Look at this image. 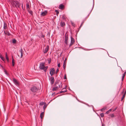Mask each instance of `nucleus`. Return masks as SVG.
<instances>
[{"label": "nucleus", "instance_id": "obj_25", "mask_svg": "<svg viewBox=\"0 0 126 126\" xmlns=\"http://www.w3.org/2000/svg\"><path fill=\"white\" fill-rule=\"evenodd\" d=\"M71 42L74 43L75 42V40L72 36L71 37Z\"/></svg>", "mask_w": 126, "mask_h": 126}, {"label": "nucleus", "instance_id": "obj_42", "mask_svg": "<svg viewBox=\"0 0 126 126\" xmlns=\"http://www.w3.org/2000/svg\"><path fill=\"white\" fill-rule=\"evenodd\" d=\"M67 58H65V59L63 63H66V62H67L66 60H67Z\"/></svg>", "mask_w": 126, "mask_h": 126}, {"label": "nucleus", "instance_id": "obj_55", "mask_svg": "<svg viewBox=\"0 0 126 126\" xmlns=\"http://www.w3.org/2000/svg\"><path fill=\"white\" fill-rule=\"evenodd\" d=\"M62 59L63 60H64V58L63 57L62 58Z\"/></svg>", "mask_w": 126, "mask_h": 126}, {"label": "nucleus", "instance_id": "obj_8", "mask_svg": "<svg viewBox=\"0 0 126 126\" xmlns=\"http://www.w3.org/2000/svg\"><path fill=\"white\" fill-rule=\"evenodd\" d=\"M13 81L14 83L16 86H18L19 85V81L16 79L13 78Z\"/></svg>", "mask_w": 126, "mask_h": 126}, {"label": "nucleus", "instance_id": "obj_2", "mask_svg": "<svg viewBox=\"0 0 126 126\" xmlns=\"http://www.w3.org/2000/svg\"><path fill=\"white\" fill-rule=\"evenodd\" d=\"M30 90L32 93H36L39 90V88L35 85H32L30 87Z\"/></svg>", "mask_w": 126, "mask_h": 126}, {"label": "nucleus", "instance_id": "obj_51", "mask_svg": "<svg viewBox=\"0 0 126 126\" xmlns=\"http://www.w3.org/2000/svg\"><path fill=\"white\" fill-rule=\"evenodd\" d=\"M80 27H79V28H78V32L79 31V29H80Z\"/></svg>", "mask_w": 126, "mask_h": 126}, {"label": "nucleus", "instance_id": "obj_3", "mask_svg": "<svg viewBox=\"0 0 126 126\" xmlns=\"http://www.w3.org/2000/svg\"><path fill=\"white\" fill-rule=\"evenodd\" d=\"M45 63H41L40 64L39 68L40 69L43 70L45 72H46L48 67L47 66H45Z\"/></svg>", "mask_w": 126, "mask_h": 126}, {"label": "nucleus", "instance_id": "obj_7", "mask_svg": "<svg viewBox=\"0 0 126 126\" xmlns=\"http://www.w3.org/2000/svg\"><path fill=\"white\" fill-rule=\"evenodd\" d=\"M50 74L52 76L55 73V71L54 68H52L50 69Z\"/></svg>", "mask_w": 126, "mask_h": 126}, {"label": "nucleus", "instance_id": "obj_39", "mask_svg": "<svg viewBox=\"0 0 126 126\" xmlns=\"http://www.w3.org/2000/svg\"><path fill=\"white\" fill-rule=\"evenodd\" d=\"M44 104V103L43 102H41L40 103V106L43 105Z\"/></svg>", "mask_w": 126, "mask_h": 126}, {"label": "nucleus", "instance_id": "obj_27", "mask_svg": "<svg viewBox=\"0 0 126 126\" xmlns=\"http://www.w3.org/2000/svg\"><path fill=\"white\" fill-rule=\"evenodd\" d=\"M58 89L57 86H55V87L53 88L52 90L53 91H56Z\"/></svg>", "mask_w": 126, "mask_h": 126}, {"label": "nucleus", "instance_id": "obj_37", "mask_svg": "<svg viewBox=\"0 0 126 126\" xmlns=\"http://www.w3.org/2000/svg\"><path fill=\"white\" fill-rule=\"evenodd\" d=\"M62 18L64 19H66L65 16V15H63L62 16Z\"/></svg>", "mask_w": 126, "mask_h": 126}, {"label": "nucleus", "instance_id": "obj_54", "mask_svg": "<svg viewBox=\"0 0 126 126\" xmlns=\"http://www.w3.org/2000/svg\"><path fill=\"white\" fill-rule=\"evenodd\" d=\"M55 94V93H53L52 94V95H53L54 94Z\"/></svg>", "mask_w": 126, "mask_h": 126}, {"label": "nucleus", "instance_id": "obj_29", "mask_svg": "<svg viewBox=\"0 0 126 126\" xmlns=\"http://www.w3.org/2000/svg\"><path fill=\"white\" fill-rule=\"evenodd\" d=\"M117 109V107H116L113 110L112 109H110L109 110V111L110 112V111H114L115 110Z\"/></svg>", "mask_w": 126, "mask_h": 126}, {"label": "nucleus", "instance_id": "obj_16", "mask_svg": "<svg viewBox=\"0 0 126 126\" xmlns=\"http://www.w3.org/2000/svg\"><path fill=\"white\" fill-rule=\"evenodd\" d=\"M4 33L6 34H7L8 36H10L11 35L10 33L7 30L4 31Z\"/></svg>", "mask_w": 126, "mask_h": 126}, {"label": "nucleus", "instance_id": "obj_53", "mask_svg": "<svg viewBox=\"0 0 126 126\" xmlns=\"http://www.w3.org/2000/svg\"><path fill=\"white\" fill-rule=\"evenodd\" d=\"M23 4H22V9H23Z\"/></svg>", "mask_w": 126, "mask_h": 126}, {"label": "nucleus", "instance_id": "obj_41", "mask_svg": "<svg viewBox=\"0 0 126 126\" xmlns=\"http://www.w3.org/2000/svg\"><path fill=\"white\" fill-rule=\"evenodd\" d=\"M74 43L71 42L70 43L69 46V47H70Z\"/></svg>", "mask_w": 126, "mask_h": 126}, {"label": "nucleus", "instance_id": "obj_52", "mask_svg": "<svg viewBox=\"0 0 126 126\" xmlns=\"http://www.w3.org/2000/svg\"><path fill=\"white\" fill-rule=\"evenodd\" d=\"M102 126H105V125L104 124H102Z\"/></svg>", "mask_w": 126, "mask_h": 126}, {"label": "nucleus", "instance_id": "obj_26", "mask_svg": "<svg viewBox=\"0 0 126 126\" xmlns=\"http://www.w3.org/2000/svg\"><path fill=\"white\" fill-rule=\"evenodd\" d=\"M126 74V71H125L124 73L123 74V76H122V81L123 80L125 76V75Z\"/></svg>", "mask_w": 126, "mask_h": 126}, {"label": "nucleus", "instance_id": "obj_15", "mask_svg": "<svg viewBox=\"0 0 126 126\" xmlns=\"http://www.w3.org/2000/svg\"><path fill=\"white\" fill-rule=\"evenodd\" d=\"M4 26H3V29L5 30L7 28V24L6 23H5L4 22Z\"/></svg>", "mask_w": 126, "mask_h": 126}, {"label": "nucleus", "instance_id": "obj_21", "mask_svg": "<svg viewBox=\"0 0 126 126\" xmlns=\"http://www.w3.org/2000/svg\"><path fill=\"white\" fill-rule=\"evenodd\" d=\"M12 65L13 66H14L15 65V60L13 58V56H12Z\"/></svg>", "mask_w": 126, "mask_h": 126}, {"label": "nucleus", "instance_id": "obj_6", "mask_svg": "<svg viewBox=\"0 0 126 126\" xmlns=\"http://www.w3.org/2000/svg\"><path fill=\"white\" fill-rule=\"evenodd\" d=\"M121 94H124L121 99V101H122L125 96L126 94V90L124 89L123 91L121 93Z\"/></svg>", "mask_w": 126, "mask_h": 126}, {"label": "nucleus", "instance_id": "obj_30", "mask_svg": "<svg viewBox=\"0 0 126 126\" xmlns=\"http://www.w3.org/2000/svg\"><path fill=\"white\" fill-rule=\"evenodd\" d=\"M66 63H63V68L64 69H65L66 68Z\"/></svg>", "mask_w": 126, "mask_h": 126}, {"label": "nucleus", "instance_id": "obj_48", "mask_svg": "<svg viewBox=\"0 0 126 126\" xmlns=\"http://www.w3.org/2000/svg\"><path fill=\"white\" fill-rule=\"evenodd\" d=\"M59 70L58 69H57L56 72V74H57V72L59 71Z\"/></svg>", "mask_w": 126, "mask_h": 126}, {"label": "nucleus", "instance_id": "obj_45", "mask_svg": "<svg viewBox=\"0 0 126 126\" xmlns=\"http://www.w3.org/2000/svg\"><path fill=\"white\" fill-rule=\"evenodd\" d=\"M64 79H67V77H66V74L64 75Z\"/></svg>", "mask_w": 126, "mask_h": 126}, {"label": "nucleus", "instance_id": "obj_1", "mask_svg": "<svg viewBox=\"0 0 126 126\" xmlns=\"http://www.w3.org/2000/svg\"><path fill=\"white\" fill-rule=\"evenodd\" d=\"M10 2L13 7H16L17 8L18 7L19 8L20 6V3L17 1L13 0L12 2Z\"/></svg>", "mask_w": 126, "mask_h": 126}, {"label": "nucleus", "instance_id": "obj_43", "mask_svg": "<svg viewBox=\"0 0 126 126\" xmlns=\"http://www.w3.org/2000/svg\"><path fill=\"white\" fill-rule=\"evenodd\" d=\"M110 112L109 111V110H108L105 113V114H108L110 113Z\"/></svg>", "mask_w": 126, "mask_h": 126}, {"label": "nucleus", "instance_id": "obj_31", "mask_svg": "<svg viewBox=\"0 0 126 126\" xmlns=\"http://www.w3.org/2000/svg\"><path fill=\"white\" fill-rule=\"evenodd\" d=\"M4 72L5 73V74L6 75H7L8 76V75H9V74L8 73H7V71L5 69H4Z\"/></svg>", "mask_w": 126, "mask_h": 126}, {"label": "nucleus", "instance_id": "obj_33", "mask_svg": "<svg viewBox=\"0 0 126 126\" xmlns=\"http://www.w3.org/2000/svg\"><path fill=\"white\" fill-rule=\"evenodd\" d=\"M85 20H83L82 22L81 23L80 25V28L82 26V25H83L84 23Z\"/></svg>", "mask_w": 126, "mask_h": 126}, {"label": "nucleus", "instance_id": "obj_22", "mask_svg": "<svg viewBox=\"0 0 126 126\" xmlns=\"http://www.w3.org/2000/svg\"><path fill=\"white\" fill-rule=\"evenodd\" d=\"M107 108V107L106 106H105L103 108L101 109L100 110L102 111H104L105 110H106Z\"/></svg>", "mask_w": 126, "mask_h": 126}, {"label": "nucleus", "instance_id": "obj_49", "mask_svg": "<svg viewBox=\"0 0 126 126\" xmlns=\"http://www.w3.org/2000/svg\"><path fill=\"white\" fill-rule=\"evenodd\" d=\"M0 66L3 69H4V67L1 64H0Z\"/></svg>", "mask_w": 126, "mask_h": 126}, {"label": "nucleus", "instance_id": "obj_12", "mask_svg": "<svg viewBox=\"0 0 126 126\" xmlns=\"http://www.w3.org/2000/svg\"><path fill=\"white\" fill-rule=\"evenodd\" d=\"M49 49V46H47L46 48L45 49L44 52V53H46L48 52Z\"/></svg>", "mask_w": 126, "mask_h": 126}, {"label": "nucleus", "instance_id": "obj_32", "mask_svg": "<svg viewBox=\"0 0 126 126\" xmlns=\"http://www.w3.org/2000/svg\"><path fill=\"white\" fill-rule=\"evenodd\" d=\"M16 41L15 39H13L12 41V43L13 44H15L16 43Z\"/></svg>", "mask_w": 126, "mask_h": 126}, {"label": "nucleus", "instance_id": "obj_18", "mask_svg": "<svg viewBox=\"0 0 126 126\" xmlns=\"http://www.w3.org/2000/svg\"><path fill=\"white\" fill-rule=\"evenodd\" d=\"M44 116V112H41L40 114V117L41 119H42Z\"/></svg>", "mask_w": 126, "mask_h": 126}, {"label": "nucleus", "instance_id": "obj_14", "mask_svg": "<svg viewBox=\"0 0 126 126\" xmlns=\"http://www.w3.org/2000/svg\"><path fill=\"white\" fill-rule=\"evenodd\" d=\"M60 25L62 27H63L65 26V23L62 21H61Z\"/></svg>", "mask_w": 126, "mask_h": 126}, {"label": "nucleus", "instance_id": "obj_11", "mask_svg": "<svg viewBox=\"0 0 126 126\" xmlns=\"http://www.w3.org/2000/svg\"><path fill=\"white\" fill-rule=\"evenodd\" d=\"M49 80L51 81V84H53L54 82V79L53 77H51L49 79Z\"/></svg>", "mask_w": 126, "mask_h": 126}, {"label": "nucleus", "instance_id": "obj_19", "mask_svg": "<svg viewBox=\"0 0 126 126\" xmlns=\"http://www.w3.org/2000/svg\"><path fill=\"white\" fill-rule=\"evenodd\" d=\"M20 52L21 53L20 58H22L23 56V50H22V48H21Z\"/></svg>", "mask_w": 126, "mask_h": 126}, {"label": "nucleus", "instance_id": "obj_46", "mask_svg": "<svg viewBox=\"0 0 126 126\" xmlns=\"http://www.w3.org/2000/svg\"><path fill=\"white\" fill-rule=\"evenodd\" d=\"M41 37L42 38H44V37H45V35H43L42 34V35L41 36Z\"/></svg>", "mask_w": 126, "mask_h": 126}, {"label": "nucleus", "instance_id": "obj_23", "mask_svg": "<svg viewBox=\"0 0 126 126\" xmlns=\"http://www.w3.org/2000/svg\"><path fill=\"white\" fill-rule=\"evenodd\" d=\"M26 8L27 9H30L29 3V2H27L26 3Z\"/></svg>", "mask_w": 126, "mask_h": 126}, {"label": "nucleus", "instance_id": "obj_35", "mask_svg": "<svg viewBox=\"0 0 126 126\" xmlns=\"http://www.w3.org/2000/svg\"><path fill=\"white\" fill-rule=\"evenodd\" d=\"M100 115L101 117H103L104 116V115L103 113H100Z\"/></svg>", "mask_w": 126, "mask_h": 126}, {"label": "nucleus", "instance_id": "obj_40", "mask_svg": "<svg viewBox=\"0 0 126 126\" xmlns=\"http://www.w3.org/2000/svg\"><path fill=\"white\" fill-rule=\"evenodd\" d=\"M55 11L56 12V13L57 15V16H58V14H59V11L58 10H56Z\"/></svg>", "mask_w": 126, "mask_h": 126}, {"label": "nucleus", "instance_id": "obj_4", "mask_svg": "<svg viewBox=\"0 0 126 126\" xmlns=\"http://www.w3.org/2000/svg\"><path fill=\"white\" fill-rule=\"evenodd\" d=\"M68 34L67 32L65 33V39L64 42L65 44L67 45H68Z\"/></svg>", "mask_w": 126, "mask_h": 126}, {"label": "nucleus", "instance_id": "obj_13", "mask_svg": "<svg viewBox=\"0 0 126 126\" xmlns=\"http://www.w3.org/2000/svg\"><path fill=\"white\" fill-rule=\"evenodd\" d=\"M60 9L63 10L64 8V6L62 4H61L59 5L58 7Z\"/></svg>", "mask_w": 126, "mask_h": 126}, {"label": "nucleus", "instance_id": "obj_50", "mask_svg": "<svg viewBox=\"0 0 126 126\" xmlns=\"http://www.w3.org/2000/svg\"><path fill=\"white\" fill-rule=\"evenodd\" d=\"M110 116H111L112 117H113L114 116L113 114H111Z\"/></svg>", "mask_w": 126, "mask_h": 126}, {"label": "nucleus", "instance_id": "obj_44", "mask_svg": "<svg viewBox=\"0 0 126 126\" xmlns=\"http://www.w3.org/2000/svg\"><path fill=\"white\" fill-rule=\"evenodd\" d=\"M13 0H7V1L9 2H12Z\"/></svg>", "mask_w": 126, "mask_h": 126}, {"label": "nucleus", "instance_id": "obj_9", "mask_svg": "<svg viewBox=\"0 0 126 126\" xmlns=\"http://www.w3.org/2000/svg\"><path fill=\"white\" fill-rule=\"evenodd\" d=\"M121 126H124L125 125V122L124 121V118H123L122 120H120V122L119 123Z\"/></svg>", "mask_w": 126, "mask_h": 126}, {"label": "nucleus", "instance_id": "obj_10", "mask_svg": "<svg viewBox=\"0 0 126 126\" xmlns=\"http://www.w3.org/2000/svg\"><path fill=\"white\" fill-rule=\"evenodd\" d=\"M47 13V11L46 10L45 11H44L42 12L41 14V16H44L46 15Z\"/></svg>", "mask_w": 126, "mask_h": 126}, {"label": "nucleus", "instance_id": "obj_36", "mask_svg": "<svg viewBox=\"0 0 126 126\" xmlns=\"http://www.w3.org/2000/svg\"><path fill=\"white\" fill-rule=\"evenodd\" d=\"M47 105L46 104V105H44V106H43V108L44 110H44L47 107Z\"/></svg>", "mask_w": 126, "mask_h": 126}, {"label": "nucleus", "instance_id": "obj_20", "mask_svg": "<svg viewBox=\"0 0 126 126\" xmlns=\"http://www.w3.org/2000/svg\"><path fill=\"white\" fill-rule=\"evenodd\" d=\"M0 58L3 61H5V59L2 56V55L0 53Z\"/></svg>", "mask_w": 126, "mask_h": 126}, {"label": "nucleus", "instance_id": "obj_5", "mask_svg": "<svg viewBox=\"0 0 126 126\" xmlns=\"http://www.w3.org/2000/svg\"><path fill=\"white\" fill-rule=\"evenodd\" d=\"M55 86H57L58 88H62V84L61 83L59 82H55Z\"/></svg>", "mask_w": 126, "mask_h": 126}, {"label": "nucleus", "instance_id": "obj_24", "mask_svg": "<svg viewBox=\"0 0 126 126\" xmlns=\"http://www.w3.org/2000/svg\"><path fill=\"white\" fill-rule=\"evenodd\" d=\"M28 12L32 16L33 15V12L32 10L29 9L28 10Z\"/></svg>", "mask_w": 126, "mask_h": 126}, {"label": "nucleus", "instance_id": "obj_28", "mask_svg": "<svg viewBox=\"0 0 126 126\" xmlns=\"http://www.w3.org/2000/svg\"><path fill=\"white\" fill-rule=\"evenodd\" d=\"M5 57H6V59L7 61L8 62H9V59L8 57L7 56V53H6Z\"/></svg>", "mask_w": 126, "mask_h": 126}, {"label": "nucleus", "instance_id": "obj_47", "mask_svg": "<svg viewBox=\"0 0 126 126\" xmlns=\"http://www.w3.org/2000/svg\"><path fill=\"white\" fill-rule=\"evenodd\" d=\"M58 67H60V63H59L58 64Z\"/></svg>", "mask_w": 126, "mask_h": 126}, {"label": "nucleus", "instance_id": "obj_34", "mask_svg": "<svg viewBox=\"0 0 126 126\" xmlns=\"http://www.w3.org/2000/svg\"><path fill=\"white\" fill-rule=\"evenodd\" d=\"M47 60L48 61V64H50L51 62V59L50 58V59H47Z\"/></svg>", "mask_w": 126, "mask_h": 126}, {"label": "nucleus", "instance_id": "obj_38", "mask_svg": "<svg viewBox=\"0 0 126 126\" xmlns=\"http://www.w3.org/2000/svg\"><path fill=\"white\" fill-rule=\"evenodd\" d=\"M71 24H72V25L74 27H75V24L73 22H71Z\"/></svg>", "mask_w": 126, "mask_h": 126}, {"label": "nucleus", "instance_id": "obj_17", "mask_svg": "<svg viewBox=\"0 0 126 126\" xmlns=\"http://www.w3.org/2000/svg\"><path fill=\"white\" fill-rule=\"evenodd\" d=\"M62 90H63V91H60V92L59 93H62V92H66L67 91V90L65 88H63Z\"/></svg>", "mask_w": 126, "mask_h": 126}]
</instances>
